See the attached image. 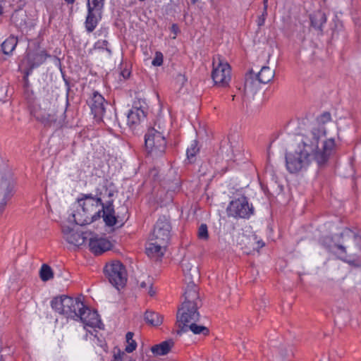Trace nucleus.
<instances>
[{
	"label": "nucleus",
	"instance_id": "obj_29",
	"mask_svg": "<svg viewBox=\"0 0 361 361\" xmlns=\"http://www.w3.org/2000/svg\"><path fill=\"white\" fill-rule=\"evenodd\" d=\"M104 1L105 0H87V11H89V8H92L93 12L97 13L99 18H102Z\"/></svg>",
	"mask_w": 361,
	"mask_h": 361
},
{
	"label": "nucleus",
	"instance_id": "obj_20",
	"mask_svg": "<svg viewBox=\"0 0 361 361\" xmlns=\"http://www.w3.org/2000/svg\"><path fill=\"white\" fill-rule=\"evenodd\" d=\"M168 244V243H162L158 240H153V238L150 237L149 243L146 247V253L148 256H157L161 257L166 252Z\"/></svg>",
	"mask_w": 361,
	"mask_h": 361
},
{
	"label": "nucleus",
	"instance_id": "obj_38",
	"mask_svg": "<svg viewBox=\"0 0 361 361\" xmlns=\"http://www.w3.org/2000/svg\"><path fill=\"white\" fill-rule=\"evenodd\" d=\"M43 41V37H42L41 32L39 33L38 36L30 41L31 46L33 49L30 51H39V49L41 47V43Z\"/></svg>",
	"mask_w": 361,
	"mask_h": 361
},
{
	"label": "nucleus",
	"instance_id": "obj_7",
	"mask_svg": "<svg viewBox=\"0 0 361 361\" xmlns=\"http://www.w3.org/2000/svg\"><path fill=\"white\" fill-rule=\"evenodd\" d=\"M274 71L269 66H262L258 73L250 69L245 75V82L243 92H254L261 84H267L270 82L274 77Z\"/></svg>",
	"mask_w": 361,
	"mask_h": 361
},
{
	"label": "nucleus",
	"instance_id": "obj_18",
	"mask_svg": "<svg viewBox=\"0 0 361 361\" xmlns=\"http://www.w3.org/2000/svg\"><path fill=\"white\" fill-rule=\"evenodd\" d=\"M112 243L106 238L97 236L90 238L89 249L95 255H100L112 248Z\"/></svg>",
	"mask_w": 361,
	"mask_h": 361
},
{
	"label": "nucleus",
	"instance_id": "obj_34",
	"mask_svg": "<svg viewBox=\"0 0 361 361\" xmlns=\"http://www.w3.org/2000/svg\"><path fill=\"white\" fill-rule=\"evenodd\" d=\"M133 336L134 333L131 331H128L126 334L127 345H126L125 351L128 353H133L137 348V343L133 339Z\"/></svg>",
	"mask_w": 361,
	"mask_h": 361
},
{
	"label": "nucleus",
	"instance_id": "obj_25",
	"mask_svg": "<svg viewBox=\"0 0 361 361\" xmlns=\"http://www.w3.org/2000/svg\"><path fill=\"white\" fill-rule=\"evenodd\" d=\"M101 19L102 18H99L97 13L93 12L92 8H89L85 22L86 30L88 32H93Z\"/></svg>",
	"mask_w": 361,
	"mask_h": 361
},
{
	"label": "nucleus",
	"instance_id": "obj_22",
	"mask_svg": "<svg viewBox=\"0 0 361 361\" xmlns=\"http://www.w3.org/2000/svg\"><path fill=\"white\" fill-rule=\"evenodd\" d=\"M188 331H191L194 334H202L203 336L209 334V329L207 327L197 324V322H191L188 324H185V326H180V329L177 331V334L181 335Z\"/></svg>",
	"mask_w": 361,
	"mask_h": 361
},
{
	"label": "nucleus",
	"instance_id": "obj_56",
	"mask_svg": "<svg viewBox=\"0 0 361 361\" xmlns=\"http://www.w3.org/2000/svg\"><path fill=\"white\" fill-rule=\"evenodd\" d=\"M222 171H223L224 173H226L227 171V169H222Z\"/></svg>",
	"mask_w": 361,
	"mask_h": 361
},
{
	"label": "nucleus",
	"instance_id": "obj_45",
	"mask_svg": "<svg viewBox=\"0 0 361 361\" xmlns=\"http://www.w3.org/2000/svg\"><path fill=\"white\" fill-rule=\"evenodd\" d=\"M130 74L131 71L128 68H124L121 72V75L125 80L128 79L130 76Z\"/></svg>",
	"mask_w": 361,
	"mask_h": 361
},
{
	"label": "nucleus",
	"instance_id": "obj_37",
	"mask_svg": "<svg viewBox=\"0 0 361 361\" xmlns=\"http://www.w3.org/2000/svg\"><path fill=\"white\" fill-rule=\"evenodd\" d=\"M197 237L200 240H207L209 238L208 227L206 224H202L197 231Z\"/></svg>",
	"mask_w": 361,
	"mask_h": 361
},
{
	"label": "nucleus",
	"instance_id": "obj_12",
	"mask_svg": "<svg viewBox=\"0 0 361 361\" xmlns=\"http://www.w3.org/2000/svg\"><path fill=\"white\" fill-rule=\"evenodd\" d=\"M172 225L169 214L160 215L153 227L151 237L162 243H169L171 238Z\"/></svg>",
	"mask_w": 361,
	"mask_h": 361
},
{
	"label": "nucleus",
	"instance_id": "obj_41",
	"mask_svg": "<svg viewBox=\"0 0 361 361\" xmlns=\"http://www.w3.org/2000/svg\"><path fill=\"white\" fill-rule=\"evenodd\" d=\"M164 56L161 52L157 51L155 54V57L153 59L152 61V64L154 66H160L163 64Z\"/></svg>",
	"mask_w": 361,
	"mask_h": 361
},
{
	"label": "nucleus",
	"instance_id": "obj_3",
	"mask_svg": "<svg viewBox=\"0 0 361 361\" xmlns=\"http://www.w3.org/2000/svg\"><path fill=\"white\" fill-rule=\"evenodd\" d=\"M51 308L67 319L80 321L90 327L103 325L97 310H91L84 304L80 297L73 298L66 295L54 297L50 302Z\"/></svg>",
	"mask_w": 361,
	"mask_h": 361
},
{
	"label": "nucleus",
	"instance_id": "obj_27",
	"mask_svg": "<svg viewBox=\"0 0 361 361\" xmlns=\"http://www.w3.org/2000/svg\"><path fill=\"white\" fill-rule=\"evenodd\" d=\"M17 44L18 38L13 35H11L1 44V51L5 55L9 56L12 54Z\"/></svg>",
	"mask_w": 361,
	"mask_h": 361
},
{
	"label": "nucleus",
	"instance_id": "obj_44",
	"mask_svg": "<svg viewBox=\"0 0 361 361\" xmlns=\"http://www.w3.org/2000/svg\"><path fill=\"white\" fill-rule=\"evenodd\" d=\"M126 356L123 351H121L120 349H118V353H114V360L113 361H123V358Z\"/></svg>",
	"mask_w": 361,
	"mask_h": 361
},
{
	"label": "nucleus",
	"instance_id": "obj_52",
	"mask_svg": "<svg viewBox=\"0 0 361 361\" xmlns=\"http://www.w3.org/2000/svg\"><path fill=\"white\" fill-rule=\"evenodd\" d=\"M0 361H4V357L2 355H0Z\"/></svg>",
	"mask_w": 361,
	"mask_h": 361
},
{
	"label": "nucleus",
	"instance_id": "obj_51",
	"mask_svg": "<svg viewBox=\"0 0 361 361\" xmlns=\"http://www.w3.org/2000/svg\"><path fill=\"white\" fill-rule=\"evenodd\" d=\"M149 294L151 296L154 295V290H152V286L150 287V289H149Z\"/></svg>",
	"mask_w": 361,
	"mask_h": 361
},
{
	"label": "nucleus",
	"instance_id": "obj_6",
	"mask_svg": "<svg viewBox=\"0 0 361 361\" xmlns=\"http://www.w3.org/2000/svg\"><path fill=\"white\" fill-rule=\"evenodd\" d=\"M239 139L240 136L238 134H231L228 136L227 140H222L218 152V158L216 160L210 158L209 159V163L216 164L219 160L224 159L235 161L237 160L235 157L240 154L243 149L242 143L239 142Z\"/></svg>",
	"mask_w": 361,
	"mask_h": 361
},
{
	"label": "nucleus",
	"instance_id": "obj_19",
	"mask_svg": "<svg viewBox=\"0 0 361 361\" xmlns=\"http://www.w3.org/2000/svg\"><path fill=\"white\" fill-rule=\"evenodd\" d=\"M14 183L12 180L2 177L0 183V192L3 193V198L0 202V212L6 207L8 200L13 195Z\"/></svg>",
	"mask_w": 361,
	"mask_h": 361
},
{
	"label": "nucleus",
	"instance_id": "obj_5",
	"mask_svg": "<svg viewBox=\"0 0 361 361\" xmlns=\"http://www.w3.org/2000/svg\"><path fill=\"white\" fill-rule=\"evenodd\" d=\"M63 80L66 88V108L61 111L59 110L53 113H44L39 115L32 114L35 119L40 122L45 128H54L55 130L62 128L66 125V109L69 105L68 96L71 92L70 79L61 71Z\"/></svg>",
	"mask_w": 361,
	"mask_h": 361
},
{
	"label": "nucleus",
	"instance_id": "obj_47",
	"mask_svg": "<svg viewBox=\"0 0 361 361\" xmlns=\"http://www.w3.org/2000/svg\"><path fill=\"white\" fill-rule=\"evenodd\" d=\"M73 231V230L69 227L67 228V229L64 230L63 232L67 234V233H71Z\"/></svg>",
	"mask_w": 361,
	"mask_h": 361
},
{
	"label": "nucleus",
	"instance_id": "obj_17",
	"mask_svg": "<svg viewBox=\"0 0 361 361\" xmlns=\"http://www.w3.org/2000/svg\"><path fill=\"white\" fill-rule=\"evenodd\" d=\"M147 113L142 106L140 101L135 102L132 108L127 114V124L130 128H135L140 123L145 120Z\"/></svg>",
	"mask_w": 361,
	"mask_h": 361
},
{
	"label": "nucleus",
	"instance_id": "obj_16",
	"mask_svg": "<svg viewBox=\"0 0 361 361\" xmlns=\"http://www.w3.org/2000/svg\"><path fill=\"white\" fill-rule=\"evenodd\" d=\"M109 104L105 100L104 97L97 91L92 93V96L89 102V106L91 109L92 114L94 117H99L101 118H105L106 115V106Z\"/></svg>",
	"mask_w": 361,
	"mask_h": 361
},
{
	"label": "nucleus",
	"instance_id": "obj_36",
	"mask_svg": "<svg viewBox=\"0 0 361 361\" xmlns=\"http://www.w3.org/2000/svg\"><path fill=\"white\" fill-rule=\"evenodd\" d=\"M268 0L263 1V11L262 13L257 17V24L259 27L264 25L266 18L267 16Z\"/></svg>",
	"mask_w": 361,
	"mask_h": 361
},
{
	"label": "nucleus",
	"instance_id": "obj_50",
	"mask_svg": "<svg viewBox=\"0 0 361 361\" xmlns=\"http://www.w3.org/2000/svg\"><path fill=\"white\" fill-rule=\"evenodd\" d=\"M68 4H74L75 0H64Z\"/></svg>",
	"mask_w": 361,
	"mask_h": 361
},
{
	"label": "nucleus",
	"instance_id": "obj_54",
	"mask_svg": "<svg viewBox=\"0 0 361 361\" xmlns=\"http://www.w3.org/2000/svg\"><path fill=\"white\" fill-rule=\"evenodd\" d=\"M2 11H3V8L0 5V15L2 13Z\"/></svg>",
	"mask_w": 361,
	"mask_h": 361
},
{
	"label": "nucleus",
	"instance_id": "obj_30",
	"mask_svg": "<svg viewBox=\"0 0 361 361\" xmlns=\"http://www.w3.org/2000/svg\"><path fill=\"white\" fill-rule=\"evenodd\" d=\"M86 233H79L78 232L73 233L68 238V242L71 244H73L76 246H81L84 245L87 240Z\"/></svg>",
	"mask_w": 361,
	"mask_h": 361
},
{
	"label": "nucleus",
	"instance_id": "obj_1",
	"mask_svg": "<svg viewBox=\"0 0 361 361\" xmlns=\"http://www.w3.org/2000/svg\"><path fill=\"white\" fill-rule=\"evenodd\" d=\"M324 136V127L313 128L302 139L298 149L294 152L286 153V166L289 173H296L306 169L312 161L317 163L319 168L327 165L330 157L336 152V144L334 138H329L324 140L322 147H319V140Z\"/></svg>",
	"mask_w": 361,
	"mask_h": 361
},
{
	"label": "nucleus",
	"instance_id": "obj_14",
	"mask_svg": "<svg viewBox=\"0 0 361 361\" xmlns=\"http://www.w3.org/2000/svg\"><path fill=\"white\" fill-rule=\"evenodd\" d=\"M231 66L228 63L219 62L216 67L213 68L212 78L216 85L226 87L231 80Z\"/></svg>",
	"mask_w": 361,
	"mask_h": 361
},
{
	"label": "nucleus",
	"instance_id": "obj_11",
	"mask_svg": "<svg viewBox=\"0 0 361 361\" xmlns=\"http://www.w3.org/2000/svg\"><path fill=\"white\" fill-rule=\"evenodd\" d=\"M201 306L202 304L197 303H182L181 307L178 309L176 314L177 324L179 329L180 326H185V324L199 322L200 314L198 312V309Z\"/></svg>",
	"mask_w": 361,
	"mask_h": 361
},
{
	"label": "nucleus",
	"instance_id": "obj_23",
	"mask_svg": "<svg viewBox=\"0 0 361 361\" xmlns=\"http://www.w3.org/2000/svg\"><path fill=\"white\" fill-rule=\"evenodd\" d=\"M198 290L199 288L196 286V284L186 286L183 293V296L185 298L183 302L202 304L201 300L200 299Z\"/></svg>",
	"mask_w": 361,
	"mask_h": 361
},
{
	"label": "nucleus",
	"instance_id": "obj_40",
	"mask_svg": "<svg viewBox=\"0 0 361 361\" xmlns=\"http://www.w3.org/2000/svg\"><path fill=\"white\" fill-rule=\"evenodd\" d=\"M23 72L24 73V76L23 78V90L30 89V84L28 80V77L32 74V71L30 70H26L25 68L23 69Z\"/></svg>",
	"mask_w": 361,
	"mask_h": 361
},
{
	"label": "nucleus",
	"instance_id": "obj_24",
	"mask_svg": "<svg viewBox=\"0 0 361 361\" xmlns=\"http://www.w3.org/2000/svg\"><path fill=\"white\" fill-rule=\"evenodd\" d=\"M173 345V340L168 339L152 346L151 351L155 356L165 355L169 353Z\"/></svg>",
	"mask_w": 361,
	"mask_h": 361
},
{
	"label": "nucleus",
	"instance_id": "obj_10",
	"mask_svg": "<svg viewBox=\"0 0 361 361\" xmlns=\"http://www.w3.org/2000/svg\"><path fill=\"white\" fill-rule=\"evenodd\" d=\"M104 273L109 282L117 290L123 288L127 282V271L120 261H114L106 264Z\"/></svg>",
	"mask_w": 361,
	"mask_h": 361
},
{
	"label": "nucleus",
	"instance_id": "obj_13",
	"mask_svg": "<svg viewBox=\"0 0 361 361\" xmlns=\"http://www.w3.org/2000/svg\"><path fill=\"white\" fill-rule=\"evenodd\" d=\"M49 57L51 55L44 49L39 51H27L25 59L22 61L20 67L32 72L35 68L43 64Z\"/></svg>",
	"mask_w": 361,
	"mask_h": 361
},
{
	"label": "nucleus",
	"instance_id": "obj_8",
	"mask_svg": "<svg viewBox=\"0 0 361 361\" xmlns=\"http://www.w3.org/2000/svg\"><path fill=\"white\" fill-rule=\"evenodd\" d=\"M166 140L161 133L152 128L145 135V145L148 154L153 158L162 157L166 149Z\"/></svg>",
	"mask_w": 361,
	"mask_h": 361
},
{
	"label": "nucleus",
	"instance_id": "obj_32",
	"mask_svg": "<svg viewBox=\"0 0 361 361\" xmlns=\"http://www.w3.org/2000/svg\"><path fill=\"white\" fill-rule=\"evenodd\" d=\"M95 194H92L94 198H99L102 200V197H104L105 194H107L109 197H112L114 195V192L111 190H109L107 184L104 183L101 187H98L95 189Z\"/></svg>",
	"mask_w": 361,
	"mask_h": 361
},
{
	"label": "nucleus",
	"instance_id": "obj_15",
	"mask_svg": "<svg viewBox=\"0 0 361 361\" xmlns=\"http://www.w3.org/2000/svg\"><path fill=\"white\" fill-rule=\"evenodd\" d=\"M77 202L80 207H81L82 212L87 216H90L95 212L96 209L102 204V200L99 198H94L92 193L84 194L80 193L77 199Z\"/></svg>",
	"mask_w": 361,
	"mask_h": 361
},
{
	"label": "nucleus",
	"instance_id": "obj_43",
	"mask_svg": "<svg viewBox=\"0 0 361 361\" xmlns=\"http://www.w3.org/2000/svg\"><path fill=\"white\" fill-rule=\"evenodd\" d=\"M109 42L107 40H103L102 42H97L96 43V45L97 46V47L99 49H105L106 50V51L111 54V50L109 48H107V45H108Z\"/></svg>",
	"mask_w": 361,
	"mask_h": 361
},
{
	"label": "nucleus",
	"instance_id": "obj_9",
	"mask_svg": "<svg viewBox=\"0 0 361 361\" xmlns=\"http://www.w3.org/2000/svg\"><path fill=\"white\" fill-rule=\"evenodd\" d=\"M228 217L248 219L255 213L252 204H250L248 198L241 195L231 200L226 209Z\"/></svg>",
	"mask_w": 361,
	"mask_h": 361
},
{
	"label": "nucleus",
	"instance_id": "obj_35",
	"mask_svg": "<svg viewBox=\"0 0 361 361\" xmlns=\"http://www.w3.org/2000/svg\"><path fill=\"white\" fill-rule=\"evenodd\" d=\"M24 97L27 101L28 108L30 109V114H33L32 106L35 102V97L34 95V92L31 89L24 90H23Z\"/></svg>",
	"mask_w": 361,
	"mask_h": 361
},
{
	"label": "nucleus",
	"instance_id": "obj_39",
	"mask_svg": "<svg viewBox=\"0 0 361 361\" xmlns=\"http://www.w3.org/2000/svg\"><path fill=\"white\" fill-rule=\"evenodd\" d=\"M331 120V115L329 111H324L317 117V121L319 124H325Z\"/></svg>",
	"mask_w": 361,
	"mask_h": 361
},
{
	"label": "nucleus",
	"instance_id": "obj_4",
	"mask_svg": "<svg viewBox=\"0 0 361 361\" xmlns=\"http://www.w3.org/2000/svg\"><path fill=\"white\" fill-rule=\"evenodd\" d=\"M114 203V200L111 197H109V200L105 202L102 201V204H99L102 209L95 212L94 214L90 216H87L83 219H78L75 218V215L73 214L74 221L77 225L85 226L102 217L104 222L107 226H114L120 221L122 226L124 224V221H126L129 217L128 214V207L126 206L122 207L121 209L123 212L122 216L119 214L116 216Z\"/></svg>",
	"mask_w": 361,
	"mask_h": 361
},
{
	"label": "nucleus",
	"instance_id": "obj_46",
	"mask_svg": "<svg viewBox=\"0 0 361 361\" xmlns=\"http://www.w3.org/2000/svg\"><path fill=\"white\" fill-rule=\"evenodd\" d=\"M171 31L174 33L175 35H177L180 32V30L177 24L173 23L171 27Z\"/></svg>",
	"mask_w": 361,
	"mask_h": 361
},
{
	"label": "nucleus",
	"instance_id": "obj_42",
	"mask_svg": "<svg viewBox=\"0 0 361 361\" xmlns=\"http://www.w3.org/2000/svg\"><path fill=\"white\" fill-rule=\"evenodd\" d=\"M195 279H197L192 272L184 274V281L187 286L195 284Z\"/></svg>",
	"mask_w": 361,
	"mask_h": 361
},
{
	"label": "nucleus",
	"instance_id": "obj_55",
	"mask_svg": "<svg viewBox=\"0 0 361 361\" xmlns=\"http://www.w3.org/2000/svg\"><path fill=\"white\" fill-rule=\"evenodd\" d=\"M180 76L183 78V80H186L184 75H180Z\"/></svg>",
	"mask_w": 361,
	"mask_h": 361
},
{
	"label": "nucleus",
	"instance_id": "obj_31",
	"mask_svg": "<svg viewBox=\"0 0 361 361\" xmlns=\"http://www.w3.org/2000/svg\"><path fill=\"white\" fill-rule=\"evenodd\" d=\"M39 277L42 281H48L54 278V272L51 267L43 264L39 269Z\"/></svg>",
	"mask_w": 361,
	"mask_h": 361
},
{
	"label": "nucleus",
	"instance_id": "obj_28",
	"mask_svg": "<svg viewBox=\"0 0 361 361\" xmlns=\"http://www.w3.org/2000/svg\"><path fill=\"white\" fill-rule=\"evenodd\" d=\"M198 141L194 140L186 150L187 160L189 164H194L196 160V155L200 151L198 147Z\"/></svg>",
	"mask_w": 361,
	"mask_h": 361
},
{
	"label": "nucleus",
	"instance_id": "obj_21",
	"mask_svg": "<svg viewBox=\"0 0 361 361\" xmlns=\"http://www.w3.org/2000/svg\"><path fill=\"white\" fill-rule=\"evenodd\" d=\"M310 25L316 30L323 33V26L326 23L327 18L324 12L322 10L314 11L309 16Z\"/></svg>",
	"mask_w": 361,
	"mask_h": 361
},
{
	"label": "nucleus",
	"instance_id": "obj_49",
	"mask_svg": "<svg viewBox=\"0 0 361 361\" xmlns=\"http://www.w3.org/2000/svg\"><path fill=\"white\" fill-rule=\"evenodd\" d=\"M140 286L142 288H145L147 287V283L145 281H143L140 283Z\"/></svg>",
	"mask_w": 361,
	"mask_h": 361
},
{
	"label": "nucleus",
	"instance_id": "obj_26",
	"mask_svg": "<svg viewBox=\"0 0 361 361\" xmlns=\"http://www.w3.org/2000/svg\"><path fill=\"white\" fill-rule=\"evenodd\" d=\"M145 321L147 324L157 326L162 324L163 316L158 312L147 310L144 316Z\"/></svg>",
	"mask_w": 361,
	"mask_h": 361
},
{
	"label": "nucleus",
	"instance_id": "obj_48",
	"mask_svg": "<svg viewBox=\"0 0 361 361\" xmlns=\"http://www.w3.org/2000/svg\"><path fill=\"white\" fill-rule=\"evenodd\" d=\"M258 248H261L264 246V243L262 240H259L257 242Z\"/></svg>",
	"mask_w": 361,
	"mask_h": 361
},
{
	"label": "nucleus",
	"instance_id": "obj_53",
	"mask_svg": "<svg viewBox=\"0 0 361 361\" xmlns=\"http://www.w3.org/2000/svg\"><path fill=\"white\" fill-rule=\"evenodd\" d=\"M197 1H198V0H191V3H192V4H196V2H197Z\"/></svg>",
	"mask_w": 361,
	"mask_h": 361
},
{
	"label": "nucleus",
	"instance_id": "obj_57",
	"mask_svg": "<svg viewBox=\"0 0 361 361\" xmlns=\"http://www.w3.org/2000/svg\"><path fill=\"white\" fill-rule=\"evenodd\" d=\"M56 59H57V61H59V63L60 64L61 63H60L59 59H58V58H56Z\"/></svg>",
	"mask_w": 361,
	"mask_h": 361
},
{
	"label": "nucleus",
	"instance_id": "obj_2",
	"mask_svg": "<svg viewBox=\"0 0 361 361\" xmlns=\"http://www.w3.org/2000/svg\"><path fill=\"white\" fill-rule=\"evenodd\" d=\"M319 245L327 253L354 267H361V235L345 227L340 233L322 236Z\"/></svg>",
	"mask_w": 361,
	"mask_h": 361
},
{
	"label": "nucleus",
	"instance_id": "obj_33",
	"mask_svg": "<svg viewBox=\"0 0 361 361\" xmlns=\"http://www.w3.org/2000/svg\"><path fill=\"white\" fill-rule=\"evenodd\" d=\"M183 274L192 272L196 278H199L197 267L192 265L188 260L183 259L180 262Z\"/></svg>",
	"mask_w": 361,
	"mask_h": 361
}]
</instances>
